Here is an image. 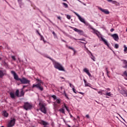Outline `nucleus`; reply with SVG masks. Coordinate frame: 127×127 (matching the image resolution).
I'll use <instances>...</instances> for the list:
<instances>
[{
	"mask_svg": "<svg viewBox=\"0 0 127 127\" xmlns=\"http://www.w3.org/2000/svg\"><path fill=\"white\" fill-rule=\"evenodd\" d=\"M64 106L65 109H66V111L69 113L70 112V110H69V108H68V107H67V106H66L65 104H64Z\"/></svg>",
	"mask_w": 127,
	"mask_h": 127,
	"instance_id": "obj_23",
	"label": "nucleus"
},
{
	"mask_svg": "<svg viewBox=\"0 0 127 127\" xmlns=\"http://www.w3.org/2000/svg\"><path fill=\"white\" fill-rule=\"evenodd\" d=\"M56 102L59 105H60V104H61V102H62V101L61 100V99H56Z\"/></svg>",
	"mask_w": 127,
	"mask_h": 127,
	"instance_id": "obj_20",
	"label": "nucleus"
},
{
	"mask_svg": "<svg viewBox=\"0 0 127 127\" xmlns=\"http://www.w3.org/2000/svg\"><path fill=\"white\" fill-rule=\"evenodd\" d=\"M53 35H54V36L55 37H57V35H56V33H55V32L53 31Z\"/></svg>",
	"mask_w": 127,
	"mask_h": 127,
	"instance_id": "obj_37",
	"label": "nucleus"
},
{
	"mask_svg": "<svg viewBox=\"0 0 127 127\" xmlns=\"http://www.w3.org/2000/svg\"><path fill=\"white\" fill-rule=\"evenodd\" d=\"M67 48H68V49H70L71 50H72L73 51H74V52H75V49H74V48L69 46V47H67Z\"/></svg>",
	"mask_w": 127,
	"mask_h": 127,
	"instance_id": "obj_26",
	"label": "nucleus"
},
{
	"mask_svg": "<svg viewBox=\"0 0 127 127\" xmlns=\"http://www.w3.org/2000/svg\"><path fill=\"white\" fill-rule=\"evenodd\" d=\"M9 95L11 99H15V97L16 96V91H12L10 92Z\"/></svg>",
	"mask_w": 127,
	"mask_h": 127,
	"instance_id": "obj_9",
	"label": "nucleus"
},
{
	"mask_svg": "<svg viewBox=\"0 0 127 127\" xmlns=\"http://www.w3.org/2000/svg\"><path fill=\"white\" fill-rule=\"evenodd\" d=\"M105 70L107 72V75L108 77H109L110 78V75H109V74H110V71H109V70H108V67H106Z\"/></svg>",
	"mask_w": 127,
	"mask_h": 127,
	"instance_id": "obj_25",
	"label": "nucleus"
},
{
	"mask_svg": "<svg viewBox=\"0 0 127 127\" xmlns=\"http://www.w3.org/2000/svg\"><path fill=\"white\" fill-rule=\"evenodd\" d=\"M72 91L75 94H77V92L76 91V89L74 88V87L72 88Z\"/></svg>",
	"mask_w": 127,
	"mask_h": 127,
	"instance_id": "obj_32",
	"label": "nucleus"
},
{
	"mask_svg": "<svg viewBox=\"0 0 127 127\" xmlns=\"http://www.w3.org/2000/svg\"><path fill=\"white\" fill-rule=\"evenodd\" d=\"M83 71H84V72H85V73H86V74L89 72V70H88V69H87L86 68L83 69Z\"/></svg>",
	"mask_w": 127,
	"mask_h": 127,
	"instance_id": "obj_31",
	"label": "nucleus"
},
{
	"mask_svg": "<svg viewBox=\"0 0 127 127\" xmlns=\"http://www.w3.org/2000/svg\"><path fill=\"white\" fill-rule=\"evenodd\" d=\"M73 30L75 31V32H77L79 34H81V33H83V30H79L77 29L76 28H73Z\"/></svg>",
	"mask_w": 127,
	"mask_h": 127,
	"instance_id": "obj_12",
	"label": "nucleus"
},
{
	"mask_svg": "<svg viewBox=\"0 0 127 127\" xmlns=\"http://www.w3.org/2000/svg\"><path fill=\"white\" fill-rule=\"evenodd\" d=\"M79 40H82V41H83V40H84L83 39H79Z\"/></svg>",
	"mask_w": 127,
	"mask_h": 127,
	"instance_id": "obj_57",
	"label": "nucleus"
},
{
	"mask_svg": "<svg viewBox=\"0 0 127 127\" xmlns=\"http://www.w3.org/2000/svg\"><path fill=\"white\" fill-rule=\"evenodd\" d=\"M98 8L99 10H101V11H102V12H104V13H105V14H110V11H109V10H108L107 9H103L101 7H99Z\"/></svg>",
	"mask_w": 127,
	"mask_h": 127,
	"instance_id": "obj_10",
	"label": "nucleus"
},
{
	"mask_svg": "<svg viewBox=\"0 0 127 127\" xmlns=\"http://www.w3.org/2000/svg\"><path fill=\"white\" fill-rule=\"evenodd\" d=\"M111 36L115 41H118V40H119V35H118V34H112L111 35Z\"/></svg>",
	"mask_w": 127,
	"mask_h": 127,
	"instance_id": "obj_11",
	"label": "nucleus"
},
{
	"mask_svg": "<svg viewBox=\"0 0 127 127\" xmlns=\"http://www.w3.org/2000/svg\"><path fill=\"white\" fill-rule=\"evenodd\" d=\"M103 92H104V90H102L101 91H98V94H100V95H103Z\"/></svg>",
	"mask_w": 127,
	"mask_h": 127,
	"instance_id": "obj_34",
	"label": "nucleus"
},
{
	"mask_svg": "<svg viewBox=\"0 0 127 127\" xmlns=\"http://www.w3.org/2000/svg\"><path fill=\"white\" fill-rule=\"evenodd\" d=\"M90 54H91L90 58L92 59L93 61H96L95 60V57L93 55V54L91 52H89Z\"/></svg>",
	"mask_w": 127,
	"mask_h": 127,
	"instance_id": "obj_16",
	"label": "nucleus"
},
{
	"mask_svg": "<svg viewBox=\"0 0 127 127\" xmlns=\"http://www.w3.org/2000/svg\"><path fill=\"white\" fill-rule=\"evenodd\" d=\"M84 82V84L85 85V84H87L88 82H87V81H86V80L84 79L83 80Z\"/></svg>",
	"mask_w": 127,
	"mask_h": 127,
	"instance_id": "obj_44",
	"label": "nucleus"
},
{
	"mask_svg": "<svg viewBox=\"0 0 127 127\" xmlns=\"http://www.w3.org/2000/svg\"><path fill=\"white\" fill-rule=\"evenodd\" d=\"M12 59L13 60H15V58H14V56H12Z\"/></svg>",
	"mask_w": 127,
	"mask_h": 127,
	"instance_id": "obj_48",
	"label": "nucleus"
},
{
	"mask_svg": "<svg viewBox=\"0 0 127 127\" xmlns=\"http://www.w3.org/2000/svg\"><path fill=\"white\" fill-rule=\"evenodd\" d=\"M123 63L125 65L124 66H123V68H127V61L126 60H124L123 61Z\"/></svg>",
	"mask_w": 127,
	"mask_h": 127,
	"instance_id": "obj_17",
	"label": "nucleus"
},
{
	"mask_svg": "<svg viewBox=\"0 0 127 127\" xmlns=\"http://www.w3.org/2000/svg\"><path fill=\"white\" fill-rule=\"evenodd\" d=\"M37 83L36 84L33 85V88H37L40 91H43V87L41 86V85H43V82L41 81L40 79H37Z\"/></svg>",
	"mask_w": 127,
	"mask_h": 127,
	"instance_id": "obj_1",
	"label": "nucleus"
},
{
	"mask_svg": "<svg viewBox=\"0 0 127 127\" xmlns=\"http://www.w3.org/2000/svg\"><path fill=\"white\" fill-rule=\"evenodd\" d=\"M48 58H49V59H50V60H52V59H51V58L50 57H48Z\"/></svg>",
	"mask_w": 127,
	"mask_h": 127,
	"instance_id": "obj_55",
	"label": "nucleus"
},
{
	"mask_svg": "<svg viewBox=\"0 0 127 127\" xmlns=\"http://www.w3.org/2000/svg\"><path fill=\"white\" fill-rule=\"evenodd\" d=\"M0 60H1V58H0Z\"/></svg>",
	"mask_w": 127,
	"mask_h": 127,
	"instance_id": "obj_61",
	"label": "nucleus"
},
{
	"mask_svg": "<svg viewBox=\"0 0 127 127\" xmlns=\"http://www.w3.org/2000/svg\"><path fill=\"white\" fill-rule=\"evenodd\" d=\"M52 98H53V99H54L55 100L57 99V97L56 96V95H52Z\"/></svg>",
	"mask_w": 127,
	"mask_h": 127,
	"instance_id": "obj_33",
	"label": "nucleus"
},
{
	"mask_svg": "<svg viewBox=\"0 0 127 127\" xmlns=\"http://www.w3.org/2000/svg\"><path fill=\"white\" fill-rule=\"evenodd\" d=\"M69 86L71 88H74V85H72V84H71L70 83H69Z\"/></svg>",
	"mask_w": 127,
	"mask_h": 127,
	"instance_id": "obj_42",
	"label": "nucleus"
},
{
	"mask_svg": "<svg viewBox=\"0 0 127 127\" xmlns=\"http://www.w3.org/2000/svg\"><path fill=\"white\" fill-rule=\"evenodd\" d=\"M60 78H61V79H63L64 80L65 79V78L64 77L61 76Z\"/></svg>",
	"mask_w": 127,
	"mask_h": 127,
	"instance_id": "obj_52",
	"label": "nucleus"
},
{
	"mask_svg": "<svg viewBox=\"0 0 127 127\" xmlns=\"http://www.w3.org/2000/svg\"><path fill=\"white\" fill-rule=\"evenodd\" d=\"M24 96V92L23 89H21V92L19 93V90H16V97H23Z\"/></svg>",
	"mask_w": 127,
	"mask_h": 127,
	"instance_id": "obj_8",
	"label": "nucleus"
},
{
	"mask_svg": "<svg viewBox=\"0 0 127 127\" xmlns=\"http://www.w3.org/2000/svg\"><path fill=\"white\" fill-rule=\"evenodd\" d=\"M115 30V29H111V30H110V31L111 32H113V31H114Z\"/></svg>",
	"mask_w": 127,
	"mask_h": 127,
	"instance_id": "obj_46",
	"label": "nucleus"
},
{
	"mask_svg": "<svg viewBox=\"0 0 127 127\" xmlns=\"http://www.w3.org/2000/svg\"><path fill=\"white\" fill-rule=\"evenodd\" d=\"M86 117L87 119H89V118H90V116H89V115H86Z\"/></svg>",
	"mask_w": 127,
	"mask_h": 127,
	"instance_id": "obj_45",
	"label": "nucleus"
},
{
	"mask_svg": "<svg viewBox=\"0 0 127 127\" xmlns=\"http://www.w3.org/2000/svg\"><path fill=\"white\" fill-rule=\"evenodd\" d=\"M18 2H21V0H18Z\"/></svg>",
	"mask_w": 127,
	"mask_h": 127,
	"instance_id": "obj_53",
	"label": "nucleus"
},
{
	"mask_svg": "<svg viewBox=\"0 0 127 127\" xmlns=\"http://www.w3.org/2000/svg\"><path fill=\"white\" fill-rule=\"evenodd\" d=\"M96 34L99 37V34H98V33H96Z\"/></svg>",
	"mask_w": 127,
	"mask_h": 127,
	"instance_id": "obj_56",
	"label": "nucleus"
},
{
	"mask_svg": "<svg viewBox=\"0 0 127 127\" xmlns=\"http://www.w3.org/2000/svg\"><path fill=\"white\" fill-rule=\"evenodd\" d=\"M107 1H109V2H112V3H114V4H116L117 3L116 1H113V0H107Z\"/></svg>",
	"mask_w": 127,
	"mask_h": 127,
	"instance_id": "obj_24",
	"label": "nucleus"
},
{
	"mask_svg": "<svg viewBox=\"0 0 127 127\" xmlns=\"http://www.w3.org/2000/svg\"><path fill=\"white\" fill-rule=\"evenodd\" d=\"M115 48H116V49H118V48H119V45L118 44H116Z\"/></svg>",
	"mask_w": 127,
	"mask_h": 127,
	"instance_id": "obj_36",
	"label": "nucleus"
},
{
	"mask_svg": "<svg viewBox=\"0 0 127 127\" xmlns=\"http://www.w3.org/2000/svg\"><path fill=\"white\" fill-rule=\"evenodd\" d=\"M78 93L80 94V95H82V96H84L85 95V93L81 92H78Z\"/></svg>",
	"mask_w": 127,
	"mask_h": 127,
	"instance_id": "obj_41",
	"label": "nucleus"
},
{
	"mask_svg": "<svg viewBox=\"0 0 127 127\" xmlns=\"http://www.w3.org/2000/svg\"><path fill=\"white\" fill-rule=\"evenodd\" d=\"M73 13L75 14V15L77 16V17H78V19L81 22H83V23H84V24H86V25L88 24V23L86 22V21H85V19L82 18V17L80 16V15H78L77 13V12H73Z\"/></svg>",
	"mask_w": 127,
	"mask_h": 127,
	"instance_id": "obj_6",
	"label": "nucleus"
},
{
	"mask_svg": "<svg viewBox=\"0 0 127 127\" xmlns=\"http://www.w3.org/2000/svg\"><path fill=\"white\" fill-rule=\"evenodd\" d=\"M101 39H102V41H103V42H104V44H105V45H107V46H108V47H109V43H108V42L106 40H105V39H104L103 37H101Z\"/></svg>",
	"mask_w": 127,
	"mask_h": 127,
	"instance_id": "obj_13",
	"label": "nucleus"
},
{
	"mask_svg": "<svg viewBox=\"0 0 127 127\" xmlns=\"http://www.w3.org/2000/svg\"><path fill=\"white\" fill-rule=\"evenodd\" d=\"M4 76V73L2 70H0V78H2Z\"/></svg>",
	"mask_w": 127,
	"mask_h": 127,
	"instance_id": "obj_18",
	"label": "nucleus"
},
{
	"mask_svg": "<svg viewBox=\"0 0 127 127\" xmlns=\"http://www.w3.org/2000/svg\"><path fill=\"white\" fill-rule=\"evenodd\" d=\"M39 106H40V110L41 112H42V113H43V114H47V110L45 107V106H46V104L42 102H40L39 104Z\"/></svg>",
	"mask_w": 127,
	"mask_h": 127,
	"instance_id": "obj_3",
	"label": "nucleus"
},
{
	"mask_svg": "<svg viewBox=\"0 0 127 127\" xmlns=\"http://www.w3.org/2000/svg\"><path fill=\"white\" fill-rule=\"evenodd\" d=\"M59 112H61V113H62V114H65V110L64 109V107H63L62 108L60 109L59 110Z\"/></svg>",
	"mask_w": 127,
	"mask_h": 127,
	"instance_id": "obj_19",
	"label": "nucleus"
},
{
	"mask_svg": "<svg viewBox=\"0 0 127 127\" xmlns=\"http://www.w3.org/2000/svg\"><path fill=\"white\" fill-rule=\"evenodd\" d=\"M121 94L123 95L124 97H127V91L125 90H122L121 91Z\"/></svg>",
	"mask_w": 127,
	"mask_h": 127,
	"instance_id": "obj_14",
	"label": "nucleus"
},
{
	"mask_svg": "<svg viewBox=\"0 0 127 127\" xmlns=\"http://www.w3.org/2000/svg\"><path fill=\"white\" fill-rule=\"evenodd\" d=\"M53 64L56 69H58L59 71H64V72H65V69H64V67L61 64H60V63L57 62H54Z\"/></svg>",
	"mask_w": 127,
	"mask_h": 127,
	"instance_id": "obj_2",
	"label": "nucleus"
},
{
	"mask_svg": "<svg viewBox=\"0 0 127 127\" xmlns=\"http://www.w3.org/2000/svg\"><path fill=\"white\" fill-rule=\"evenodd\" d=\"M64 94L65 97H66V99H69V98L68 97V95H67V94H66V92L65 91H64Z\"/></svg>",
	"mask_w": 127,
	"mask_h": 127,
	"instance_id": "obj_35",
	"label": "nucleus"
},
{
	"mask_svg": "<svg viewBox=\"0 0 127 127\" xmlns=\"http://www.w3.org/2000/svg\"><path fill=\"white\" fill-rule=\"evenodd\" d=\"M11 73L12 75H13L14 78L15 80H16V73L14 71H11Z\"/></svg>",
	"mask_w": 127,
	"mask_h": 127,
	"instance_id": "obj_15",
	"label": "nucleus"
},
{
	"mask_svg": "<svg viewBox=\"0 0 127 127\" xmlns=\"http://www.w3.org/2000/svg\"><path fill=\"white\" fill-rule=\"evenodd\" d=\"M0 47H1V46H0Z\"/></svg>",
	"mask_w": 127,
	"mask_h": 127,
	"instance_id": "obj_63",
	"label": "nucleus"
},
{
	"mask_svg": "<svg viewBox=\"0 0 127 127\" xmlns=\"http://www.w3.org/2000/svg\"><path fill=\"white\" fill-rule=\"evenodd\" d=\"M24 109H25L26 111H27L28 110H31V109H32V105L28 102H26L24 103Z\"/></svg>",
	"mask_w": 127,
	"mask_h": 127,
	"instance_id": "obj_5",
	"label": "nucleus"
},
{
	"mask_svg": "<svg viewBox=\"0 0 127 127\" xmlns=\"http://www.w3.org/2000/svg\"><path fill=\"white\" fill-rule=\"evenodd\" d=\"M124 52H126L127 53V47L126 45H124Z\"/></svg>",
	"mask_w": 127,
	"mask_h": 127,
	"instance_id": "obj_30",
	"label": "nucleus"
},
{
	"mask_svg": "<svg viewBox=\"0 0 127 127\" xmlns=\"http://www.w3.org/2000/svg\"><path fill=\"white\" fill-rule=\"evenodd\" d=\"M90 88H91V89H93V90H95V91H98V89H97V88H93L91 86L90 87Z\"/></svg>",
	"mask_w": 127,
	"mask_h": 127,
	"instance_id": "obj_43",
	"label": "nucleus"
},
{
	"mask_svg": "<svg viewBox=\"0 0 127 127\" xmlns=\"http://www.w3.org/2000/svg\"><path fill=\"white\" fill-rule=\"evenodd\" d=\"M64 1H67V0H63Z\"/></svg>",
	"mask_w": 127,
	"mask_h": 127,
	"instance_id": "obj_58",
	"label": "nucleus"
},
{
	"mask_svg": "<svg viewBox=\"0 0 127 127\" xmlns=\"http://www.w3.org/2000/svg\"><path fill=\"white\" fill-rule=\"evenodd\" d=\"M70 118H73V116L71 115V113H69Z\"/></svg>",
	"mask_w": 127,
	"mask_h": 127,
	"instance_id": "obj_51",
	"label": "nucleus"
},
{
	"mask_svg": "<svg viewBox=\"0 0 127 127\" xmlns=\"http://www.w3.org/2000/svg\"><path fill=\"white\" fill-rule=\"evenodd\" d=\"M25 87H26V86L24 85V86H23V89H21V90H23V89H24V88H25Z\"/></svg>",
	"mask_w": 127,
	"mask_h": 127,
	"instance_id": "obj_50",
	"label": "nucleus"
},
{
	"mask_svg": "<svg viewBox=\"0 0 127 127\" xmlns=\"http://www.w3.org/2000/svg\"><path fill=\"white\" fill-rule=\"evenodd\" d=\"M68 127H71V126H70V125H68Z\"/></svg>",
	"mask_w": 127,
	"mask_h": 127,
	"instance_id": "obj_60",
	"label": "nucleus"
},
{
	"mask_svg": "<svg viewBox=\"0 0 127 127\" xmlns=\"http://www.w3.org/2000/svg\"><path fill=\"white\" fill-rule=\"evenodd\" d=\"M58 19H60V20H61V16H58Z\"/></svg>",
	"mask_w": 127,
	"mask_h": 127,
	"instance_id": "obj_49",
	"label": "nucleus"
},
{
	"mask_svg": "<svg viewBox=\"0 0 127 127\" xmlns=\"http://www.w3.org/2000/svg\"><path fill=\"white\" fill-rule=\"evenodd\" d=\"M123 77H127V71L126 70L123 72V74L122 75Z\"/></svg>",
	"mask_w": 127,
	"mask_h": 127,
	"instance_id": "obj_22",
	"label": "nucleus"
},
{
	"mask_svg": "<svg viewBox=\"0 0 127 127\" xmlns=\"http://www.w3.org/2000/svg\"><path fill=\"white\" fill-rule=\"evenodd\" d=\"M105 95L106 96H109V97H111L112 96V94L111 93V92H107Z\"/></svg>",
	"mask_w": 127,
	"mask_h": 127,
	"instance_id": "obj_27",
	"label": "nucleus"
},
{
	"mask_svg": "<svg viewBox=\"0 0 127 127\" xmlns=\"http://www.w3.org/2000/svg\"><path fill=\"white\" fill-rule=\"evenodd\" d=\"M125 80H127V78L125 77Z\"/></svg>",
	"mask_w": 127,
	"mask_h": 127,
	"instance_id": "obj_59",
	"label": "nucleus"
},
{
	"mask_svg": "<svg viewBox=\"0 0 127 127\" xmlns=\"http://www.w3.org/2000/svg\"><path fill=\"white\" fill-rule=\"evenodd\" d=\"M78 93L80 94V95H82V96H84L85 95V93L81 92H78Z\"/></svg>",
	"mask_w": 127,
	"mask_h": 127,
	"instance_id": "obj_40",
	"label": "nucleus"
},
{
	"mask_svg": "<svg viewBox=\"0 0 127 127\" xmlns=\"http://www.w3.org/2000/svg\"><path fill=\"white\" fill-rule=\"evenodd\" d=\"M37 32L38 33L39 35H40V36H41V35L40 34V33H39V32H38V31H37Z\"/></svg>",
	"mask_w": 127,
	"mask_h": 127,
	"instance_id": "obj_54",
	"label": "nucleus"
},
{
	"mask_svg": "<svg viewBox=\"0 0 127 127\" xmlns=\"http://www.w3.org/2000/svg\"><path fill=\"white\" fill-rule=\"evenodd\" d=\"M92 29H93L94 30V29L93 28H92Z\"/></svg>",
	"mask_w": 127,
	"mask_h": 127,
	"instance_id": "obj_64",
	"label": "nucleus"
},
{
	"mask_svg": "<svg viewBox=\"0 0 127 127\" xmlns=\"http://www.w3.org/2000/svg\"><path fill=\"white\" fill-rule=\"evenodd\" d=\"M89 85H91V84L87 82L85 84V87H90V88H91V86H90Z\"/></svg>",
	"mask_w": 127,
	"mask_h": 127,
	"instance_id": "obj_29",
	"label": "nucleus"
},
{
	"mask_svg": "<svg viewBox=\"0 0 127 127\" xmlns=\"http://www.w3.org/2000/svg\"><path fill=\"white\" fill-rule=\"evenodd\" d=\"M3 115L4 117H5L6 118H7L8 117V113H7V112H6V111H4Z\"/></svg>",
	"mask_w": 127,
	"mask_h": 127,
	"instance_id": "obj_21",
	"label": "nucleus"
},
{
	"mask_svg": "<svg viewBox=\"0 0 127 127\" xmlns=\"http://www.w3.org/2000/svg\"><path fill=\"white\" fill-rule=\"evenodd\" d=\"M86 74H87L89 77H92V75H91V73H90V72L88 71Z\"/></svg>",
	"mask_w": 127,
	"mask_h": 127,
	"instance_id": "obj_39",
	"label": "nucleus"
},
{
	"mask_svg": "<svg viewBox=\"0 0 127 127\" xmlns=\"http://www.w3.org/2000/svg\"><path fill=\"white\" fill-rule=\"evenodd\" d=\"M77 119H79V116H77Z\"/></svg>",
	"mask_w": 127,
	"mask_h": 127,
	"instance_id": "obj_62",
	"label": "nucleus"
},
{
	"mask_svg": "<svg viewBox=\"0 0 127 127\" xmlns=\"http://www.w3.org/2000/svg\"><path fill=\"white\" fill-rule=\"evenodd\" d=\"M106 90H107V91H111V89H110L109 88H106Z\"/></svg>",
	"mask_w": 127,
	"mask_h": 127,
	"instance_id": "obj_47",
	"label": "nucleus"
},
{
	"mask_svg": "<svg viewBox=\"0 0 127 127\" xmlns=\"http://www.w3.org/2000/svg\"><path fill=\"white\" fill-rule=\"evenodd\" d=\"M16 81H20L22 84H29L30 80L26 78L23 77L21 79L18 78V75H16Z\"/></svg>",
	"mask_w": 127,
	"mask_h": 127,
	"instance_id": "obj_4",
	"label": "nucleus"
},
{
	"mask_svg": "<svg viewBox=\"0 0 127 127\" xmlns=\"http://www.w3.org/2000/svg\"><path fill=\"white\" fill-rule=\"evenodd\" d=\"M63 5H64V7L65 8H67L68 7V4L66 3H63Z\"/></svg>",
	"mask_w": 127,
	"mask_h": 127,
	"instance_id": "obj_28",
	"label": "nucleus"
},
{
	"mask_svg": "<svg viewBox=\"0 0 127 127\" xmlns=\"http://www.w3.org/2000/svg\"><path fill=\"white\" fill-rule=\"evenodd\" d=\"M15 124V119H13L11 120L8 123L7 127H13V126H14Z\"/></svg>",
	"mask_w": 127,
	"mask_h": 127,
	"instance_id": "obj_7",
	"label": "nucleus"
},
{
	"mask_svg": "<svg viewBox=\"0 0 127 127\" xmlns=\"http://www.w3.org/2000/svg\"><path fill=\"white\" fill-rule=\"evenodd\" d=\"M66 17H67V19H71V16H70L69 15H67Z\"/></svg>",
	"mask_w": 127,
	"mask_h": 127,
	"instance_id": "obj_38",
	"label": "nucleus"
}]
</instances>
